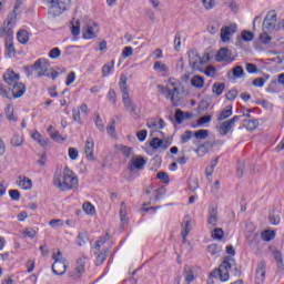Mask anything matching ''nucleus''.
<instances>
[{"label": "nucleus", "instance_id": "nucleus-7", "mask_svg": "<svg viewBox=\"0 0 284 284\" xmlns=\"http://www.w3.org/2000/svg\"><path fill=\"white\" fill-rule=\"evenodd\" d=\"M232 262H234V258L227 256L223 260V262L220 264V267L216 270H213L210 273L209 278H216L217 276L220 280L224 283L225 281L230 280V270H232Z\"/></svg>", "mask_w": 284, "mask_h": 284}, {"label": "nucleus", "instance_id": "nucleus-17", "mask_svg": "<svg viewBox=\"0 0 284 284\" xmlns=\"http://www.w3.org/2000/svg\"><path fill=\"white\" fill-rule=\"evenodd\" d=\"M19 79V73H16L13 70L10 69H8L7 72L3 74V81L8 85H14V83H17Z\"/></svg>", "mask_w": 284, "mask_h": 284}, {"label": "nucleus", "instance_id": "nucleus-53", "mask_svg": "<svg viewBox=\"0 0 284 284\" xmlns=\"http://www.w3.org/2000/svg\"><path fill=\"white\" fill-rule=\"evenodd\" d=\"M207 252L211 256H216L221 252V247L217 244H211L207 246Z\"/></svg>", "mask_w": 284, "mask_h": 284}, {"label": "nucleus", "instance_id": "nucleus-44", "mask_svg": "<svg viewBox=\"0 0 284 284\" xmlns=\"http://www.w3.org/2000/svg\"><path fill=\"white\" fill-rule=\"evenodd\" d=\"M192 136H194V132H192L191 130H186L184 133L180 135V141L182 144H185L187 143V141L192 139Z\"/></svg>", "mask_w": 284, "mask_h": 284}, {"label": "nucleus", "instance_id": "nucleus-13", "mask_svg": "<svg viewBox=\"0 0 284 284\" xmlns=\"http://www.w3.org/2000/svg\"><path fill=\"white\" fill-rule=\"evenodd\" d=\"M266 263L264 260H262L256 267L255 271V284H262L265 283V272H266Z\"/></svg>", "mask_w": 284, "mask_h": 284}, {"label": "nucleus", "instance_id": "nucleus-59", "mask_svg": "<svg viewBox=\"0 0 284 284\" xmlns=\"http://www.w3.org/2000/svg\"><path fill=\"white\" fill-rule=\"evenodd\" d=\"M243 74H245L243 67L237 65V67L233 68V77H235V79H239V77H243Z\"/></svg>", "mask_w": 284, "mask_h": 284}, {"label": "nucleus", "instance_id": "nucleus-35", "mask_svg": "<svg viewBox=\"0 0 284 284\" xmlns=\"http://www.w3.org/2000/svg\"><path fill=\"white\" fill-rule=\"evenodd\" d=\"M82 209L89 216H94L97 214V209L90 202L83 203Z\"/></svg>", "mask_w": 284, "mask_h": 284}, {"label": "nucleus", "instance_id": "nucleus-51", "mask_svg": "<svg viewBox=\"0 0 284 284\" xmlns=\"http://www.w3.org/2000/svg\"><path fill=\"white\" fill-rule=\"evenodd\" d=\"M166 191L164 187L158 189L154 191L155 201H162L165 199Z\"/></svg>", "mask_w": 284, "mask_h": 284}, {"label": "nucleus", "instance_id": "nucleus-49", "mask_svg": "<svg viewBox=\"0 0 284 284\" xmlns=\"http://www.w3.org/2000/svg\"><path fill=\"white\" fill-rule=\"evenodd\" d=\"M185 119V113H183V111L181 109H178L175 111V123H178V125H181V123H183Z\"/></svg>", "mask_w": 284, "mask_h": 284}, {"label": "nucleus", "instance_id": "nucleus-27", "mask_svg": "<svg viewBox=\"0 0 284 284\" xmlns=\"http://www.w3.org/2000/svg\"><path fill=\"white\" fill-rule=\"evenodd\" d=\"M274 258H275V262H276V265H277V270H280L281 272L284 271V264H283V253H281V251L278 250H274L272 252Z\"/></svg>", "mask_w": 284, "mask_h": 284}, {"label": "nucleus", "instance_id": "nucleus-11", "mask_svg": "<svg viewBox=\"0 0 284 284\" xmlns=\"http://www.w3.org/2000/svg\"><path fill=\"white\" fill-rule=\"evenodd\" d=\"M143 168H145V159H143L141 155L132 158L128 163L129 172H134V170H143Z\"/></svg>", "mask_w": 284, "mask_h": 284}, {"label": "nucleus", "instance_id": "nucleus-60", "mask_svg": "<svg viewBox=\"0 0 284 284\" xmlns=\"http://www.w3.org/2000/svg\"><path fill=\"white\" fill-rule=\"evenodd\" d=\"M158 179H160V181H162V183H164L165 185H168V183H170V175H168V173H165V172H159Z\"/></svg>", "mask_w": 284, "mask_h": 284}, {"label": "nucleus", "instance_id": "nucleus-48", "mask_svg": "<svg viewBox=\"0 0 284 284\" xmlns=\"http://www.w3.org/2000/svg\"><path fill=\"white\" fill-rule=\"evenodd\" d=\"M153 70H156L158 72H170V69L163 64L161 61H156L153 65Z\"/></svg>", "mask_w": 284, "mask_h": 284}, {"label": "nucleus", "instance_id": "nucleus-55", "mask_svg": "<svg viewBox=\"0 0 284 284\" xmlns=\"http://www.w3.org/2000/svg\"><path fill=\"white\" fill-rule=\"evenodd\" d=\"M189 190H191V192H196V190H199V180L189 179Z\"/></svg>", "mask_w": 284, "mask_h": 284}, {"label": "nucleus", "instance_id": "nucleus-26", "mask_svg": "<svg viewBox=\"0 0 284 284\" xmlns=\"http://www.w3.org/2000/svg\"><path fill=\"white\" fill-rule=\"evenodd\" d=\"M18 185L22 190H32V180H30V178H26V176L20 175Z\"/></svg>", "mask_w": 284, "mask_h": 284}, {"label": "nucleus", "instance_id": "nucleus-56", "mask_svg": "<svg viewBox=\"0 0 284 284\" xmlns=\"http://www.w3.org/2000/svg\"><path fill=\"white\" fill-rule=\"evenodd\" d=\"M134 54V49L132 47H125L122 51V58L129 59V57H132Z\"/></svg>", "mask_w": 284, "mask_h": 284}, {"label": "nucleus", "instance_id": "nucleus-43", "mask_svg": "<svg viewBox=\"0 0 284 284\" xmlns=\"http://www.w3.org/2000/svg\"><path fill=\"white\" fill-rule=\"evenodd\" d=\"M113 69H114V60H112L111 62L102 67V77H108V74H110Z\"/></svg>", "mask_w": 284, "mask_h": 284}, {"label": "nucleus", "instance_id": "nucleus-3", "mask_svg": "<svg viewBox=\"0 0 284 284\" xmlns=\"http://www.w3.org/2000/svg\"><path fill=\"white\" fill-rule=\"evenodd\" d=\"M82 28V37H97L99 34V24L92 20H87L82 22L81 20H72L70 22V30L73 37H79L81 34Z\"/></svg>", "mask_w": 284, "mask_h": 284}, {"label": "nucleus", "instance_id": "nucleus-64", "mask_svg": "<svg viewBox=\"0 0 284 284\" xmlns=\"http://www.w3.org/2000/svg\"><path fill=\"white\" fill-rule=\"evenodd\" d=\"M210 121H212V115H204V116H201V118L197 120V125H205V123H210Z\"/></svg>", "mask_w": 284, "mask_h": 284}, {"label": "nucleus", "instance_id": "nucleus-36", "mask_svg": "<svg viewBox=\"0 0 284 284\" xmlns=\"http://www.w3.org/2000/svg\"><path fill=\"white\" fill-rule=\"evenodd\" d=\"M110 241V234H105L104 237H100L98 241H95L94 250L95 252H101V246L105 245V243Z\"/></svg>", "mask_w": 284, "mask_h": 284}, {"label": "nucleus", "instance_id": "nucleus-58", "mask_svg": "<svg viewBox=\"0 0 284 284\" xmlns=\"http://www.w3.org/2000/svg\"><path fill=\"white\" fill-rule=\"evenodd\" d=\"M9 196H10V199H12V201H20L21 192H19V190H10Z\"/></svg>", "mask_w": 284, "mask_h": 284}, {"label": "nucleus", "instance_id": "nucleus-39", "mask_svg": "<svg viewBox=\"0 0 284 284\" xmlns=\"http://www.w3.org/2000/svg\"><path fill=\"white\" fill-rule=\"evenodd\" d=\"M193 136H195V139H197L199 141H203L204 139H207V136H210V131L205 129H201L194 132Z\"/></svg>", "mask_w": 284, "mask_h": 284}, {"label": "nucleus", "instance_id": "nucleus-62", "mask_svg": "<svg viewBox=\"0 0 284 284\" xmlns=\"http://www.w3.org/2000/svg\"><path fill=\"white\" fill-rule=\"evenodd\" d=\"M7 23H9V26H12V23H17V11H14V9L11 13H9L7 18Z\"/></svg>", "mask_w": 284, "mask_h": 284}, {"label": "nucleus", "instance_id": "nucleus-12", "mask_svg": "<svg viewBox=\"0 0 284 284\" xmlns=\"http://www.w3.org/2000/svg\"><path fill=\"white\" fill-rule=\"evenodd\" d=\"M68 271V263H65V260H55L52 264V272L57 276H63L65 272Z\"/></svg>", "mask_w": 284, "mask_h": 284}, {"label": "nucleus", "instance_id": "nucleus-50", "mask_svg": "<svg viewBox=\"0 0 284 284\" xmlns=\"http://www.w3.org/2000/svg\"><path fill=\"white\" fill-rule=\"evenodd\" d=\"M0 97H2V99H12V97H10V89L6 88L3 83H0Z\"/></svg>", "mask_w": 284, "mask_h": 284}, {"label": "nucleus", "instance_id": "nucleus-42", "mask_svg": "<svg viewBox=\"0 0 284 284\" xmlns=\"http://www.w3.org/2000/svg\"><path fill=\"white\" fill-rule=\"evenodd\" d=\"M276 233H274V231L266 230L262 232V239L263 241H266V243H270V241H274Z\"/></svg>", "mask_w": 284, "mask_h": 284}, {"label": "nucleus", "instance_id": "nucleus-61", "mask_svg": "<svg viewBox=\"0 0 284 284\" xmlns=\"http://www.w3.org/2000/svg\"><path fill=\"white\" fill-rule=\"evenodd\" d=\"M49 57H50V59H59L61 57V50L59 48H53L49 52Z\"/></svg>", "mask_w": 284, "mask_h": 284}, {"label": "nucleus", "instance_id": "nucleus-1", "mask_svg": "<svg viewBox=\"0 0 284 284\" xmlns=\"http://www.w3.org/2000/svg\"><path fill=\"white\" fill-rule=\"evenodd\" d=\"M53 185L60 192H68L79 185V178L74 175V171L70 170L69 166L64 168L63 174L61 171H57L53 176Z\"/></svg>", "mask_w": 284, "mask_h": 284}, {"label": "nucleus", "instance_id": "nucleus-37", "mask_svg": "<svg viewBox=\"0 0 284 284\" xmlns=\"http://www.w3.org/2000/svg\"><path fill=\"white\" fill-rule=\"evenodd\" d=\"M4 112L8 121H17V118H14V106H12V104L7 105Z\"/></svg>", "mask_w": 284, "mask_h": 284}, {"label": "nucleus", "instance_id": "nucleus-40", "mask_svg": "<svg viewBox=\"0 0 284 284\" xmlns=\"http://www.w3.org/2000/svg\"><path fill=\"white\" fill-rule=\"evenodd\" d=\"M250 41H254V37H240V38H237L235 45L237 48H245L244 43H250Z\"/></svg>", "mask_w": 284, "mask_h": 284}, {"label": "nucleus", "instance_id": "nucleus-25", "mask_svg": "<svg viewBox=\"0 0 284 284\" xmlns=\"http://www.w3.org/2000/svg\"><path fill=\"white\" fill-rule=\"evenodd\" d=\"M85 272V256L78 258L75 264V276H81Z\"/></svg>", "mask_w": 284, "mask_h": 284}, {"label": "nucleus", "instance_id": "nucleus-31", "mask_svg": "<svg viewBox=\"0 0 284 284\" xmlns=\"http://www.w3.org/2000/svg\"><path fill=\"white\" fill-rule=\"evenodd\" d=\"M191 85H193V88L201 89L203 85H205V79H203L201 75H194L191 79Z\"/></svg>", "mask_w": 284, "mask_h": 284}, {"label": "nucleus", "instance_id": "nucleus-28", "mask_svg": "<svg viewBox=\"0 0 284 284\" xmlns=\"http://www.w3.org/2000/svg\"><path fill=\"white\" fill-rule=\"evenodd\" d=\"M88 241H90V237L88 236L87 231L78 233V236L75 239V243L79 247H83V245H85V243H88Z\"/></svg>", "mask_w": 284, "mask_h": 284}, {"label": "nucleus", "instance_id": "nucleus-16", "mask_svg": "<svg viewBox=\"0 0 284 284\" xmlns=\"http://www.w3.org/2000/svg\"><path fill=\"white\" fill-rule=\"evenodd\" d=\"M237 30L239 26L236 23H229L221 28L220 37H233V34H236Z\"/></svg>", "mask_w": 284, "mask_h": 284}, {"label": "nucleus", "instance_id": "nucleus-23", "mask_svg": "<svg viewBox=\"0 0 284 284\" xmlns=\"http://www.w3.org/2000/svg\"><path fill=\"white\" fill-rule=\"evenodd\" d=\"M211 148H214V144L212 142H204L203 144H200L197 146L196 153L199 154V156H204V154H207Z\"/></svg>", "mask_w": 284, "mask_h": 284}, {"label": "nucleus", "instance_id": "nucleus-52", "mask_svg": "<svg viewBox=\"0 0 284 284\" xmlns=\"http://www.w3.org/2000/svg\"><path fill=\"white\" fill-rule=\"evenodd\" d=\"M268 221H270L271 225H278V223H281V216H278V214H276L274 212L270 213Z\"/></svg>", "mask_w": 284, "mask_h": 284}, {"label": "nucleus", "instance_id": "nucleus-19", "mask_svg": "<svg viewBox=\"0 0 284 284\" xmlns=\"http://www.w3.org/2000/svg\"><path fill=\"white\" fill-rule=\"evenodd\" d=\"M182 227L183 231L181 233V236L183 239V241H185V239H187V234H190V232H192V221L190 220V216H185L183 222H182Z\"/></svg>", "mask_w": 284, "mask_h": 284}, {"label": "nucleus", "instance_id": "nucleus-14", "mask_svg": "<svg viewBox=\"0 0 284 284\" xmlns=\"http://www.w3.org/2000/svg\"><path fill=\"white\" fill-rule=\"evenodd\" d=\"M171 145V141L168 142V140H161L159 138H153L150 142V146L153 148V150H168Z\"/></svg>", "mask_w": 284, "mask_h": 284}, {"label": "nucleus", "instance_id": "nucleus-57", "mask_svg": "<svg viewBox=\"0 0 284 284\" xmlns=\"http://www.w3.org/2000/svg\"><path fill=\"white\" fill-rule=\"evenodd\" d=\"M6 48L8 52L10 53L14 52V43L12 42V37L6 38Z\"/></svg>", "mask_w": 284, "mask_h": 284}, {"label": "nucleus", "instance_id": "nucleus-10", "mask_svg": "<svg viewBox=\"0 0 284 284\" xmlns=\"http://www.w3.org/2000/svg\"><path fill=\"white\" fill-rule=\"evenodd\" d=\"M274 45L272 37H258L254 40L255 50H265V48H274Z\"/></svg>", "mask_w": 284, "mask_h": 284}, {"label": "nucleus", "instance_id": "nucleus-15", "mask_svg": "<svg viewBox=\"0 0 284 284\" xmlns=\"http://www.w3.org/2000/svg\"><path fill=\"white\" fill-rule=\"evenodd\" d=\"M84 153L88 161H94V139L92 136H89L85 141Z\"/></svg>", "mask_w": 284, "mask_h": 284}, {"label": "nucleus", "instance_id": "nucleus-21", "mask_svg": "<svg viewBox=\"0 0 284 284\" xmlns=\"http://www.w3.org/2000/svg\"><path fill=\"white\" fill-rule=\"evenodd\" d=\"M120 221L121 227H128V207L125 206V202H122L120 205Z\"/></svg>", "mask_w": 284, "mask_h": 284}, {"label": "nucleus", "instance_id": "nucleus-9", "mask_svg": "<svg viewBox=\"0 0 284 284\" xmlns=\"http://www.w3.org/2000/svg\"><path fill=\"white\" fill-rule=\"evenodd\" d=\"M241 120V115H234L231 120H226L222 123H220L216 126V130L221 136H227L230 134V131L239 121Z\"/></svg>", "mask_w": 284, "mask_h": 284}, {"label": "nucleus", "instance_id": "nucleus-47", "mask_svg": "<svg viewBox=\"0 0 284 284\" xmlns=\"http://www.w3.org/2000/svg\"><path fill=\"white\" fill-rule=\"evenodd\" d=\"M106 132L110 136H116V121L114 119H111L110 125L106 128Z\"/></svg>", "mask_w": 284, "mask_h": 284}, {"label": "nucleus", "instance_id": "nucleus-32", "mask_svg": "<svg viewBox=\"0 0 284 284\" xmlns=\"http://www.w3.org/2000/svg\"><path fill=\"white\" fill-rule=\"evenodd\" d=\"M14 31L12 30V24H3V27L0 29V37H13Z\"/></svg>", "mask_w": 284, "mask_h": 284}, {"label": "nucleus", "instance_id": "nucleus-22", "mask_svg": "<svg viewBox=\"0 0 284 284\" xmlns=\"http://www.w3.org/2000/svg\"><path fill=\"white\" fill-rule=\"evenodd\" d=\"M115 150H118V152H122V154L126 159H130L131 156H134V150L130 146H125L123 144H116Z\"/></svg>", "mask_w": 284, "mask_h": 284}, {"label": "nucleus", "instance_id": "nucleus-24", "mask_svg": "<svg viewBox=\"0 0 284 284\" xmlns=\"http://www.w3.org/2000/svg\"><path fill=\"white\" fill-rule=\"evenodd\" d=\"M31 139H33V141L39 143V145H41L42 148H45V145H48V143H50V141L48 139L43 138V135H41V133H39V131H34L31 135Z\"/></svg>", "mask_w": 284, "mask_h": 284}, {"label": "nucleus", "instance_id": "nucleus-33", "mask_svg": "<svg viewBox=\"0 0 284 284\" xmlns=\"http://www.w3.org/2000/svg\"><path fill=\"white\" fill-rule=\"evenodd\" d=\"M231 115H232V105H227L219 114L217 121H225V119H230Z\"/></svg>", "mask_w": 284, "mask_h": 284}, {"label": "nucleus", "instance_id": "nucleus-6", "mask_svg": "<svg viewBox=\"0 0 284 284\" xmlns=\"http://www.w3.org/2000/svg\"><path fill=\"white\" fill-rule=\"evenodd\" d=\"M44 3L48 8V17L51 19H57L61 17L63 12L70 9V0H44Z\"/></svg>", "mask_w": 284, "mask_h": 284}, {"label": "nucleus", "instance_id": "nucleus-46", "mask_svg": "<svg viewBox=\"0 0 284 284\" xmlns=\"http://www.w3.org/2000/svg\"><path fill=\"white\" fill-rule=\"evenodd\" d=\"M223 236H225V232L221 227H216L212 232V239H214V241H221V239H223Z\"/></svg>", "mask_w": 284, "mask_h": 284}, {"label": "nucleus", "instance_id": "nucleus-30", "mask_svg": "<svg viewBox=\"0 0 284 284\" xmlns=\"http://www.w3.org/2000/svg\"><path fill=\"white\" fill-rule=\"evenodd\" d=\"M108 252H109L108 248H104L100 253L95 251V254H98L97 260H95V265L97 266L103 265V262L106 261V258H108Z\"/></svg>", "mask_w": 284, "mask_h": 284}, {"label": "nucleus", "instance_id": "nucleus-63", "mask_svg": "<svg viewBox=\"0 0 284 284\" xmlns=\"http://www.w3.org/2000/svg\"><path fill=\"white\" fill-rule=\"evenodd\" d=\"M237 94H239V91H236V89L229 90V92L226 93L227 101H234Z\"/></svg>", "mask_w": 284, "mask_h": 284}, {"label": "nucleus", "instance_id": "nucleus-18", "mask_svg": "<svg viewBox=\"0 0 284 284\" xmlns=\"http://www.w3.org/2000/svg\"><path fill=\"white\" fill-rule=\"evenodd\" d=\"M12 85L13 88L11 99H21V97L26 94V84L21 82H16Z\"/></svg>", "mask_w": 284, "mask_h": 284}, {"label": "nucleus", "instance_id": "nucleus-29", "mask_svg": "<svg viewBox=\"0 0 284 284\" xmlns=\"http://www.w3.org/2000/svg\"><path fill=\"white\" fill-rule=\"evenodd\" d=\"M215 59L219 61V63H221V61H227V59H230V49L221 48L217 51Z\"/></svg>", "mask_w": 284, "mask_h": 284}, {"label": "nucleus", "instance_id": "nucleus-54", "mask_svg": "<svg viewBox=\"0 0 284 284\" xmlns=\"http://www.w3.org/2000/svg\"><path fill=\"white\" fill-rule=\"evenodd\" d=\"M244 172H245V162H239L237 169H236L237 179H242Z\"/></svg>", "mask_w": 284, "mask_h": 284}, {"label": "nucleus", "instance_id": "nucleus-38", "mask_svg": "<svg viewBox=\"0 0 284 284\" xmlns=\"http://www.w3.org/2000/svg\"><path fill=\"white\" fill-rule=\"evenodd\" d=\"M11 145L13 148H21V145H23V136L17 133L13 134V136L11 138Z\"/></svg>", "mask_w": 284, "mask_h": 284}, {"label": "nucleus", "instance_id": "nucleus-41", "mask_svg": "<svg viewBox=\"0 0 284 284\" xmlns=\"http://www.w3.org/2000/svg\"><path fill=\"white\" fill-rule=\"evenodd\" d=\"M243 125L246 130H256L258 128V120H244Z\"/></svg>", "mask_w": 284, "mask_h": 284}, {"label": "nucleus", "instance_id": "nucleus-2", "mask_svg": "<svg viewBox=\"0 0 284 284\" xmlns=\"http://www.w3.org/2000/svg\"><path fill=\"white\" fill-rule=\"evenodd\" d=\"M158 90L165 99L171 101L172 105H179V102L181 101V92H183V87L180 81L171 78L168 80L166 87L158 84Z\"/></svg>", "mask_w": 284, "mask_h": 284}, {"label": "nucleus", "instance_id": "nucleus-5", "mask_svg": "<svg viewBox=\"0 0 284 284\" xmlns=\"http://www.w3.org/2000/svg\"><path fill=\"white\" fill-rule=\"evenodd\" d=\"M119 88L122 92V103L124 105V110L130 112V114H136L138 106L130 97V90L128 89V77L124 74L120 77Z\"/></svg>", "mask_w": 284, "mask_h": 284}, {"label": "nucleus", "instance_id": "nucleus-34", "mask_svg": "<svg viewBox=\"0 0 284 284\" xmlns=\"http://www.w3.org/2000/svg\"><path fill=\"white\" fill-rule=\"evenodd\" d=\"M183 274L186 283H192V281H194V271L189 265L184 266Z\"/></svg>", "mask_w": 284, "mask_h": 284}, {"label": "nucleus", "instance_id": "nucleus-4", "mask_svg": "<svg viewBox=\"0 0 284 284\" xmlns=\"http://www.w3.org/2000/svg\"><path fill=\"white\" fill-rule=\"evenodd\" d=\"M28 77L32 74V71H39L37 77H51L54 81L59 77V72L54 69H50V61L45 59H38L31 67H26Z\"/></svg>", "mask_w": 284, "mask_h": 284}, {"label": "nucleus", "instance_id": "nucleus-8", "mask_svg": "<svg viewBox=\"0 0 284 284\" xmlns=\"http://www.w3.org/2000/svg\"><path fill=\"white\" fill-rule=\"evenodd\" d=\"M276 12L275 11H268L266 17L264 18L263 21V34L266 37H270L274 30H278V26H276Z\"/></svg>", "mask_w": 284, "mask_h": 284}, {"label": "nucleus", "instance_id": "nucleus-20", "mask_svg": "<svg viewBox=\"0 0 284 284\" xmlns=\"http://www.w3.org/2000/svg\"><path fill=\"white\" fill-rule=\"evenodd\" d=\"M217 223H219V211L215 207H212L209 211L207 224L211 227H216Z\"/></svg>", "mask_w": 284, "mask_h": 284}, {"label": "nucleus", "instance_id": "nucleus-45", "mask_svg": "<svg viewBox=\"0 0 284 284\" xmlns=\"http://www.w3.org/2000/svg\"><path fill=\"white\" fill-rule=\"evenodd\" d=\"M225 91V83H214L213 84V93L217 97H221L223 92Z\"/></svg>", "mask_w": 284, "mask_h": 284}]
</instances>
